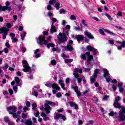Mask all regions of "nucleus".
Here are the masks:
<instances>
[{
	"instance_id": "nucleus-36",
	"label": "nucleus",
	"mask_w": 125,
	"mask_h": 125,
	"mask_svg": "<svg viewBox=\"0 0 125 125\" xmlns=\"http://www.w3.org/2000/svg\"><path fill=\"white\" fill-rule=\"evenodd\" d=\"M73 59H66L65 60V63H71V62H73Z\"/></svg>"
},
{
	"instance_id": "nucleus-46",
	"label": "nucleus",
	"mask_w": 125,
	"mask_h": 125,
	"mask_svg": "<svg viewBox=\"0 0 125 125\" xmlns=\"http://www.w3.org/2000/svg\"><path fill=\"white\" fill-rule=\"evenodd\" d=\"M108 98H109V96L106 95L104 96L103 97V101L108 100Z\"/></svg>"
},
{
	"instance_id": "nucleus-17",
	"label": "nucleus",
	"mask_w": 125,
	"mask_h": 125,
	"mask_svg": "<svg viewBox=\"0 0 125 125\" xmlns=\"http://www.w3.org/2000/svg\"><path fill=\"white\" fill-rule=\"evenodd\" d=\"M85 55L87 56H88V57L87 59V61L88 62H90V61H91V60H93V55H90V52H86Z\"/></svg>"
},
{
	"instance_id": "nucleus-3",
	"label": "nucleus",
	"mask_w": 125,
	"mask_h": 125,
	"mask_svg": "<svg viewBox=\"0 0 125 125\" xmlns=\"http://www.w3.org/2000/svg\"><path fill=\"white\" fill-rule=\"evenodd\" d=\"M22 62L23 63V65H22V67H23L22 69L23 72L28 73V72H31V71H32L31 67L29 65V63H28V62H27V61L24 60Z\"/></svg>"
},
{
	"instance_id": "nucleus-23",
	"label": "nucleus",
	"mask_w": 125,
	"mask_h": 125,
	"mask_svg": "<svg viewBox=\"0 0 125 125\" xmlns=\"http://www.w3.org/2000/svg\"><path fill=\"white\" fill-rule=\"evenodd\" d=\"M76 39L80 42L81 41H83L84 38L82 35H76Z\"/></svg>"
},
{
	"instance_id": "nucleus-7",
	"label": "nucleus",
	"mask_w": 125,
	"mask_h": 125,
	"mask_svg": "<svg viewBox=\"0 0 125 125\" xmlns=\"http://www.w3.org/2000/svg\"><path fill=\"white\" fill-rule=\"evenodd\" d=\"M99 73V69L97 68L94 71V73L92 75V77L90 79V82H91L92 83L95 82V80L96 78H97V76Z\"/></svg>"
},
{
	"instance_id": "nucleus-59",
	"label": "nucleus",
	"mask_w": 125,
	"mask_h": 125,
	"mask_svg": "<svg viewBox=\"0 0 125 125\" xmlns=\"http://www.w3.org/2000/svg\"><path fill=\"white\" fill-rule=\"evenodd\" d=\"M26 105L27 106V107H30L31 103H30V102L27 101L26 102Z\"/></svg>"
},
{
	"instance_id": "nucleus-58",
	"label": "nucleus",
	"mask_w": 125,
	"mask_h": 125,
	"mask_svg": "<svg viewBox=\"0 0 125 125\" xmlns=\"http://www.w3.org/2000/svg\"><path fill=\"white\" fill-rule=\"evenodd\" d=\"M111 83H117L118 81L116 79H113V80H111Z\"/></svg>"
},
{
	"instance_id": "nucleus-39",
	"label": "nucleus",
	"mask_w": 125,
	"mask_h": 125,
	"mask_svg": "<svg viewBox=\"0 0 125 125\" xmlns=\"http://www.w3.org/2000/svg\"><path fill=\"white\" fill-rule=\"evenodd\" d=\"M12 115H13V118H15V119H17V118L21 117L20 115H18L17 113H13L12 114Z\"/></svg>"
},
{
	"instance_id": "nucleus-19",
	"label": "nucleus",
	"mask_w": 125,
	"mask_h": 125,
	"mask_svg": "<svg viewBox=\"0 0 125 125\" xmlns=\"http://www.w3.org/2000/svg\"><path fill=\"white\" fill-rule=\"evenodd\" d=\"M84 35L87 37L88 39H90L91 40H93V39H94V37H93V35L91 34V33L90 32L85 31L84 32Z\"/></svg>"
},
{
	"instance_id": "nucleus-12",
	"label": "nucleus",
	"mask_w": 125,
	"mask_h": 125,
	"mask_svg": "<svg viewBox=\"0 0 125 125\" xmlns=\"http://www.w3.org/2000/svg\"><path fill=\"white\" fill-rule=\"evenodd\" d=\"M82 81H83V84H86V80H85V78L83 75L81 76L80 77H79L77 79V83L80 84L82 83Z\"/></svg>"
},
{
	"instance_id": "nucleus-56",
	"label": "nucleus",
	"mask_w": 125,
	"mask_h": 125,
	"mask_svg": "<svg viewBox=\"0 0 125 125\" xmlns=\"http://www.w3.org/2000/svg\"><path fill=\"white\" fill-rule=\"evenodd\" d=\"M27 117H28V115H27V114L25 113H23L21 115V118H22L23 119H25V118H27Z\"/></svg>"
},
{
	"instance_id": "nucleus-40",
	"label": "nucleus",
	"mask_w": 125,
	"mask_h": 125,
	"mask_svg": "<svg viewBox=\"0 0 125 125\" xmlns=\"http://www.w3.org/2000/svg\"><path fill=\"white\" fill-rule=\"evenodd\" d=\"M117 115V112L111 111L110 112V116L113 117V116H116Z\"/></svg>"
},
{
	"instance_id": "nucleus-11",
	"label": "nucleus",
	"mask_w": 125,
	"mask_h": 125,
	"mask_svg": "<svg viewBox=\"0 0 125 125\" xmlns=\"http://www.w3.org/2000/svg\"><path fill=\"white\" fill-rule=\"evenodd\" d=\"M78 73L82 74V73H83V70H82V69H80V68H75L73 75L75 76V78H76V79H79V78L80 77V74H79V73Z\"/></svg>"
},
{
	"instance_id": "nucleus-47",
	"label": "nucleus",
	"mask_w": 125,
	"mask_h": 125,
	"mask_svg": "<svg viewBox=\"0 0 125 125\" xmlns=\"http://www.w3.org/2000/svg\"><path fill=\"white\" fill-rule=\"evenodd\" d=\"M93 55H96V54H97V52H98V50H97V49L94 48V49L93 50Z\"/></svg>"
},
{
	"instance_id": "nucleus-60",
	"label": "nucleus",
	"mask_w": 125,
	"mask_h": 125,
	"mask_svg": "<svg viewBox=\"0 0 125 125\" xmlns=\"http://www.w3.org/2000/svg\"><path fill=\"white\" fill-rule=\"evenodd\" d=\"M82 24H83L84 27H86V26H87V24L85 23V21L84 20H82Z\"/></svg>"
},
{
	"instance_id": "nucleus-38",
	"label": "nucleus",
	"mask_w": 125,
	"mask_h": 125,
	"mask_svg": "<svg viewBox=\"0 0 125 125\" xmlns=\"http://www.w3.org/2000/svg\"><path fill=\"white\" fill-rule=\"evenodd\" d=\"M99 32L101 35H102L103 36H105V33H104V31H103V29H100L99 30Z\"/></svg>"
},
{
	"instance_id": "nucleus-4",
	"label": "nucleus",
	"mask_w": 125,
	"mask_h": 125,
	"mask_svg": "<svg viewBox=\"0 0 125 125\" xmlns=\"http://www.w3.org/2000/svg\"><path fill=\"white\" fill-rule=\"evenodd\" d=\"M44 84L45 86H47V87H50V88H51L52 87L54 89H56L57 90H60V87H59L57 84L55 83L52 84L49 81L45 82Z\"/></svg>"
},
{
	"instance_id": "nucleus-61",
	"label": "nucleus",
	"mask_w": 125,
	"mask_h": 125,
	"mask_svg": "<svg viewBox=\"0 0 125 125\" xmlns=\"http://www.w3.org/2000/svg\"><path fill=\"white\" fill-rule=\"evenodd\" d=\"M74 29L76 30V31H80L81 30V28H80L79 26H75Z\"/></svg>"
},
{
	"instance_id": "nucleus-10",
	"label": "nucleus",
	"mask_w": 125,
	"mask_h": 125,
	"mask_svg": "<svg viewBox=\"0 0 125 125\" xmlns=\"http://www.w3.org/2000/svg\"><path fill=\"white\" fill-rule=\"evenodd\" d=\"M7 110L9 112V115H12L14 113H16V111H17V107L14 106H9L6 108Z\"/></svg>"
},
{
	"instance_id": "nucleus-54",
	"label": "nucleus",
	"mask_w": 125,
	"mask_h": 125,
	"mask_svg": "<svg viewBox=\"0 0 125 125\" xmlns=\"http://www.w3.org/2000/svg\"><path fill=\"white\" fill-rule=\"evenodd\" d=\"M27 77L30 80H33V75H32V74H28Z\"/></svg>"
},
{
	"instance_id": "nucleus-37",
	"label": "nucleus",
	"mask_w": 125,
	"mask_h": 125,
	"mask_svg": "<svg viewBox=\"0 0 125 125\" xmlns=\"http://www.w3.org/2000/svg\"><path fill=\"white\" fill-rule=\"evenodd\" d=\"M4 121L7 124L10 121V120H9V118L7 117H4Z\"/></svg>"
},
{
	"instance_id": "nucleus-42",
	"label": "nucleus",
	"mask_w": 125,
	"mask_h": 125,
	"mask_svg": "<svg viewBox=\"0 0 125 125\" xmlns=\"http://www.w3.org/2000/svg\"><path fill=\"white\" fill-rule=\"evenodd\" d=\"M111 88L113 89V91L117 90V87L114 84H111Z\"/></svg>"
},
{
	"instance_id": "nucleus-14",
	"label": "nucleus",
	"mask_w": 125,
	"mask_h": 125,
	"mask_svg": "<svg viewBox=\"0 0 125 125\" xmlns=\"http://www.w3.org/2000/svg\"><path fill=\"white\" fill-rule=\"evenodd\" d=\"M116 42H117V43H119V44H121V46H118L117 47L118 50H122V49H123V48H125V41H123L122 42H120V41H116Z\"/></svg>"
},
{
	"instance_id": "nucleus-63",
	"label": "nucleus",
	"mask_w": 125,
	"mask_h": 125,
	"mask_svg": "<svg viewBox=\"0 0 125 125\" xmlns=\"http://www.w3.org/2000/svg\"><path fill=\"white\" fill-rule=\"evenodd\" d=\"M8 67H9V65L8 64H6L3 67V69L6 70L8 68Z\"/></svg>"
},
{
	"instance_id": "nucleus-41",
	"label": "nucleus",
	"mask_w": 125,
	"mask_h": 125,
	"mask_svg": "<svg viewBox=\"0 0 125 125\" xmlns=\"http://www.w3.org/2000/svg\"><path fill=\"white\" fill-rule=\"evenodd\" d=\"M76 94H77L78 97L79 98L80 96H82V93L80 91H77V92H75Z\"/></svg>"
},
{
	"instance_id": "nucleus-1",
	"label": "nucleus",
	"mask_w": 125,
	"mask_h": 125,
	"mask_svg": "<svg viewBox=\"0 0 125 125\" xmlns=\"http://www.w3.org/2000/svg\"><path fill=\"white\" fill-rule=\"evenodd\" d=\"M50 106H52V107L58 106V103H54L50 101L46 100L44 104V107L43 105H41L40 109L41 111L44 110L46 114H50V112H51V110H52V108H51Z\"/></svg>"
},
{
	"instance_id": "nucleus-32",
	"label": "nucleus",
	"mask_w": 125,
	"mask_h": 125,
	"mask_svg": "<svg viewBox=\"0 0 125 125\" xmlns=\"http://www.w3.org/2000/svg\"><path fill=\"white\" fill-rule=\"evenodd\" d=\"M70 20H76L77 17H76V16L74 15H71L70 16Z\"/></svg>"
},
{
	"instance_id": "nucleus-13",
	"label": "nucleus",
	"mask_w": 125,
	"mask_h": 125,
	"mask_svg": "<svg viewBox=\"0 0 125 125\" xmlns=\"http://www.w3.org/2000/svg\"><path fill=\"white\" fill-rule=\"evenodd\" d=\"M60 118L62 119L63 121L66 120V116L63 115L62 114H57L54 117L55 120H59Z\"/></svg>"
},
{
	"instance_id": "nucleus-24",
	"label": "nucleus",
	"mask_w": 125,
	"mask_h": 125,
	"mask_svg": "<svg viewBox=\"0 0 125 125\" xmlns=\"http://www.w3.org/2000/svg\"><path fill=\"white\" fill-rule=\"evenodd\" d=\"M15 81L16 82V83L17 84V86H21V84L20 83V79H19V77H16L15 78Z\"/></svg>"
},
{
	"instance_id": "nucleus-53",
	"label": "nucleus",
	"mask_w": 125,
	"mask_h": 125,
	"mask_svg": "<svg viewBox=\"0 0 125 125\" xmlns=\"http://www.w3.org/2000/svg\"><path fill=\"white\" fill-rule=\"evenodd\" d=\"M10 37L11 38V39H14V38H15V34H14V33H10Z\"/></svg>"
},
{
	"instance_id": "nucleus-50",
	"label": "nucleus",
	"mask_w": 125,
	"mask_h": 125,
	"mask_svg": "<svg viewBox=\"0 0 125 125\" xmlns=\"http://www.w3.org/2000/svg\"><path fill=\"white\" fill-rule=\"evenodd\" d=\"M123 85H124V83H118V88L123 87Z\"/></svg>"
},
{
	"instance_id": "nucleus-31",
	"label": "nucleus",
	"mask_w": 125,
	"mask_h": 125,
	"mask_svg": "<svg viewBox=\"0 0 125 125\" xmlns=\"http://www.w3.org/2000/svg\"><path fill=\"white\" fill-rule=\"evenodd\" d=\"M121 109H122V111H119V114H120L121 115H125V108L123 107H121Z\"/></svg>"
},
{
	"instance_id": "nucleus-16",
	"label": "nucleus",
	"mask_w": 125,
	"mask_h": 125,
	"mask_svg": "<svg viewBox=\"0 0 125 125\" xmlns=\"http://www.w3.org/2000/svg\"><path fill=\"white\" fill-rule=\"evenodd\" d=\"M5 10H8V11H10L11 10V7H8L7 6H2L0 4V11H5Z\"/></svg>"
},
{
	"instance_id": "nucleus-45",
	"label": "nucleus",
	"mask_w": 125,
	"mask_h": 125,
	"mask_svg": "<svg viewBox=\"0 0 125 125\" xmlns=\"http://www.w3.org/2000/svg\"><path fill=\"white\" fill-rule=\"evenodd\" d=\"M21 49L23 53H24V52H26V50H27V49H26V47H25L24 46H22L21 47Z\"/></svg>"
},
{
	"instance_id": "nucleus-5",
	"label": "nucleus",
	"mask_w": 125,
	"mask_h": 125,
	"mask_svg": "<svg viewBox=\"0 0 125 125\" xmlns=\"http://www.w3.org/2000/svg\"><path fill=\"white\" fill-rule=\"evenodd\" d=\"M57 38L60 41V42H67V36H66V34L60 32L57 36Z\"/></svg>"
},
{
	"instance_id": "nucleus-26",
	"label": "nucleus",
	"mask_w": 125,
	"mask_h": 125,
	"mask_svg": "<svg viewBox=\"0 0 125 125\" xmlns=\"http://www.w3.org/2000/svg\"><path fill=\"white\" fill-rule=\"evenodd\" d=\"M71 88L74 89L75 92H77V91H79V87L77 85L74 86V84H71Z\"/></svg>"
},
{
	"instance_id": "nucleus-15",
	"label": "nucleus",
	"mask_w": 125,
	"mask_h": 125,
	"mask_svg": "<svg viewBox=\"0 0 125 125\" xmlns=\"http://www.w3.org/2000/svg\"><path fill=\"white\" fill-rule=\"evenodd\" d=\"M58 30V28L53 25V23H52L51 25V28L50 30V34H53V33H56Z\"/></svg>"
},
{
	"instance_id": "nucleus-55",
	"label": "nucleus",
	"mask_w": 125,
	"mask_h": 125,
	"mask_svg": "<svg viewBox=\"0 0 125 125\" xmlns=\"http://www.w3.org/2000/svg\"><path fill=\"white\" fill-rule=\"evenodd\" d=\"M51 63L52 65H55L56 64V61H55V60H53L51 61Z\"/></svg>"
},
{
	"instance_id": "nucleus-29",
	"label": "nucleus",
	"mask_w": 125,
	"mask_h": 125,
	"mask_svg": "<svg viewBox=\"0 0 125 125\" xmlns=\"http://www.w3.org/2000/svg\"><path fill=\"white\" fill-rule=\"evenodd\" d=\"M55 7L57 9V10H59L60 9V3L57 2L55 5Z\"/></svg>"
},
{
	"instance_id": "nucleus-9",
	"label": "nucleus",
	"mask_w": 125,
	"mask_h": 125,
	"mask_svg": "<svg viewBox=\"0 0 125 125\" xmlns=\"http://www.w3.org/2000/svg\"><path fill=\"white\" fill-rule=\"evenodd\" d=\"M104 71V77L105 78L107 83H110V75L109 74V71L106 68L103 69Z\"/></svg>"
},
{
	"instance_id": "nucleus-33",
	"label": "nucleus",
	"mask_w": 125,
	"mask_h": 125,
	"mask_svg": "<svg viewBox=\"0 0 125 125\" xmlns=\"http://www.w3.org/2000/svg\"><path fill=\"white\" fill-rule=\"evenodd\" d=\"M80 57L81 59H83V60H86V57L85 56V55L83 54H81L80 55Z\"/></svg>"
},
{
	"instance_id": "nucleus-28",
	"label": "nucleus",
	"mask_w": 125,
	"mask_h": 125,
	"mask_svg": "<svg viewBox=\"0 0 125 125\" xmlns=\"http://www.w3.org/2000/svg\"><path fill=\"white\" fill-rule=\"evenodd\" d=\"M86 48L87 50H88V51H93L94 48H93V47L91 46V45H88L86 46Z\"/></svg>"
},
{
	"instance_id": "nucleus-35",
	"label": "nucleus",
	"mask_w": 125,
	"mask_h": 125,
	"mask_svg": "<svg viewBox=\"0 0 125 125\" xmlns=\"http://www.w3.org/2000/svg\"><path fill=\"white\" fill-rule=\"evenodd\" d=\"M56 0H50L49 1V4H50V5H52L53 3H56Z\"/></svg>"
},
{
	"instance_id": "nucleus-57",
	"label": "nucleus",
	"mask_w": 125,
	"mask_h": 125,
	"mask_svg": "<svg viewBox=\"0 0 125 125\" xmlns=\"http://www.w3.org/2000/svg\"><path fill=\"white\" fill-rule=\"evenodd\" d=\"M5 45L6 47H7V48H9V47H10V44H9V43H8V42H6L5 43Z\"/></svg>"
},
{
	"instance_id": "nucleus-22",
	"label": "nucleus",
	"mask_w": 125,
	"mask_h": 125,
	"mask_svg": "<svg viewBox=\"0 0 125 125\" xmlns=\"http://www.w3.org/2000/svg\"><path fill=\"white\" fill-rule=\"evenodd\" d=\"M24 124L26 125H36V124H34L33 123V121H32L31 119H27L25 122Z\"/></svg>"
},
{
	"instance_id": "nucleus-27",
	"label": "nucleus",
	"mask_w": 125,
	"mask_h": 125,
	"mask_svg": "<svg viewBox=\"0 0 125 125\" xmlns=\"http://www.w3.org/2000/svg\"><path fill=\"white\" fill-rule=\"evenodd\" d=\"M26 35H27V33L23 32L21 34V39L22 41L25 40V37H26Z\"/></svg>"
},
{
	"instance_id": "nucleus-30",
	"label": "nucleus",
	"mask_w": 125,
	"mask_h": 125,
	"mask_svg": "<svg viewBox=\"0 0 125 125\" xmlns=\"http://www.w3.org/2000/svg\"><path fill=\"white\" fill-rule=\"evenodd\" d=\"M33 114L35 117H36V118H38L39 116H40V112L38 110L36 111L33 112Z\"/></svg>"
},
{
	"instance_id": "nucleus-43",
	"label": "nucleus",
	"mask_w": 125,
	"mask_h": 125,
	"mask_svg": "<svg viewBox=\"0 0 125 125\" xmlns=\"http://www.w3.org/2000/svg\"><path fill=\"white\" fill-rule=\"evenodd\" d=\"M67 12L66 11V10H65V9H62V10H60V14H65V13H66Z\"/></svg>"
},
{
	"instance_id": "nucleus-21",
	"label": "nucleus",
	"mask_w": 125,
	"mask_h": 125,
	"mask_svg": "<svg viewBox=\"0 0 125 125\" xmlns=\"http://www.w3.org/2000/svg\"><path fill=\"white\" fill-rule=\"evenodd\" d=\"M113 106L114 108H116L118 109H121V108H123V106H121V105L118 102H114L113 104Z\"/></svg>"
},
{
	"instance_id": "nucleus-64",
	"label": "nucleus",
	"mask_w": 125,
	"mask_h": 125,
	"mask_svg": "<svg viewBox=\"0 0 125 125\" xmlns=\"http://www.w3.org/2000/svg\"><path fill=\"white\" fill-rule=\"evenodd\" d=\"M8 125H14V123L13 122L10 121L8 123Z\"/></svg>"
},
{
	"instance_id": "nucleus-2",
	"label": "nucleus",
	"mask_w": 125,
	"mask_h": 125,
	"mask_svg": "<svg viewBox=\"0 0 125 125\" xmlns=\"http://www.w3.org/2000/svg\"><path fill=\"white\" fill-rule=\"evenodd\" d=\"M37 42L39 44L42 45L44 44L47 45V48H50V47H54L55 45L53 43H48L47 41L45 40V37L44 36H39V38L37 39Z\"/></svg>"
},
{
	"instance_id": "nucleus-44",
	"label": "nucleus",
	"mask_w": 125,
	"mask_h": 125,
	"mask_svg": "<svg viewBox=\"0 0 125 125\" xmlns=\"http://www.w3.org/2000/svg\"><path fill=\"white\" fill-rule=\"evenodd\" d=\"M32 94L33 95H34V96H36V97H38V96L39 95V93H38L36 91H34L32 92Z\"/></svg>"
},
{
	"instance_id": "nucleus-52",
	"label": "nucleus",
	"mask_w": 125,
	"mask_h": 125,
	"mask_svg": "<svg viewBox=\"0 0 125 125\" xmlns=\"http://www.w3.org/2000/svg\"><path fill=\"white\" fill-rule=\"evenodd\" d=\"M83 69L84 70V71L85 72V73L89 72V71H90V68H86L85 67H83Z\"/></svg>"
},
{
	"instance_id": "nucleus-34",
	"label": "nucleus",
	"mask_w": 125,
	"mask_h": 125,
	"mask_svg": "<svg viewBox=\"0 0 125 125\" xmlns=\"http://www.w3.org/2000/svg\"><path fill=\"white\" fill-rule=\"evenodd\" d=\"M32 123L34 125H35V124H38V121L36 117H32Z\"/></svg>"
},
{
	"instance_id": "nucleus-6",
	"label": "nucleus",
	"mask_w": 125,
	"mask_h": 125,
	"mask_svg": "<svg viewBox=\"0 0 125 125\" xmlns=\"http://www.w3.org/2000/svg\"><path fill=\"white\" fill-rule=\"evenodd\" d=\"M73 40H70L69 41V44H67L66 46H63L62 47H63V48H64V50H65V51H72L73 50L74 48H73V46L72 45V44H73Z\"/></svg>"
},
{
	"instance_id": "nucleus-48",
	"label": "nucleus",
	"mask_w": 125,
	"mask_h": 125,
	"mask_svg": "<svg viewBox=\"0 0 125 125\" xmlns=\"http://www.w3.org/2000/svg\"><path fill=\"white\" fill-rule=\"evenodd\" d=\"M121 100V97L120 96H117L115 100V102H119Z\"/></svg>"
},
{
	"instance_id": "nucleus-20",
	"label": "nucleus",
	"mask_w": 125,
	"mask_h": 125,
	"mask_svg": "<svg viewBox=\"0 0 125 125\" xmlns=\"http://www.w3.org/2000/svg\"><path fill=\"white\" fill-rule=\"evenodd\" d=\"M118 121L120 122H124L125 121V114H121L119 113V116L118 117Z\"/></svg>"
},
{
	"instance_id": "nucleus-8",
	"label": "nucleus",
	"mask_w": 125,
	"mask_h": 125,
	"mask_svg": "<svg viewBox=\"0 0 125 125\" xmlns=\"http://www.w3.org/2000/svg\"><path fill=\"white\" fill-rule=\"evenodd\" d=\"M8 31H9V29L6 28V27H3L0 28V32L3 33V36L2 37L3 40H5V39H6V36H7V32Z\"/></svg>"
},
{
	"instance_id": "nucleus-25",
	"label": "nucleus",
	"mask_w": 125,
	"mask_h": 125,
	"mask_svg": "<svg viewBox=\"0 0 125 125\" xmlns=\"http://www.w3.org/2000/svg\"><path fill=\"white\" fill-rule=\"evenodd\" d=\"M69 104L71 107H73L74 109H78V105H77L75 103H74L73 102H69Z\"/></svg>"
},
{
	"instance_id": "nucleus-49",
	"label": "nucleus",
	"mask_w": 125,
	"mask_h": 125,
	"mask_svg": "<svg viewBox=\"0 0 125 125\" xmlns=\"http://www.w3.org/2000/svg\"><path fill=\"white\" fill-rule=\"evenodd\" d=\"M13 89L14 91V92L16 93V92H17V89H18V88L17 87V86H14L13 87Z\"/></svg>"
},
{
	"instance_id": "nucleus-62",
	"label": "nucleus",
	"mask_w": 125,
	"mask_h": 125,
	"mask_svg": "<svg viewBox=\"0 0 125 125\" xmlns=\"http://www.w3.org/2000/svg\"><path fill=\"white\" fill-rule=\"evenodd\" d=\"M47 9L48 10H52V7L51 6V5H48L47 6Z\"/></svg>"
},
{
	"instance_id": "nucleus-18",
	"label": "nucleus",
	"mask_w": 125,
	"mask_h": 125,
	"mask_svg": "<svg viewBox=\"0 0 125 125\" xmlns=\"http://www.w3.org/2000/svg\"><path fill=\"white\" fill-rule=\"evenodd\" d=\"M41 117H43V121H44V122H46V121H50V119H49V117H47V116L44 112H42L41 113Z\"/></svg>"
},
{
	"instance_id": "nucleus-51",
	"label": "nucleus",
	"mask_w": 125,
	"mask_h": 125,
	"mask_svg": "<svg viewBox=\"0 0 125 125\" xmlns=\"http://www.w3.org/2000/svg\"><path fill=\"white\" fill-rule=\"evenodd\" d=\"M56 97H57L58 98H60V97H61V96H62V94H61V93H58L56 94Z\"/></svg>"
}]
</instances>
